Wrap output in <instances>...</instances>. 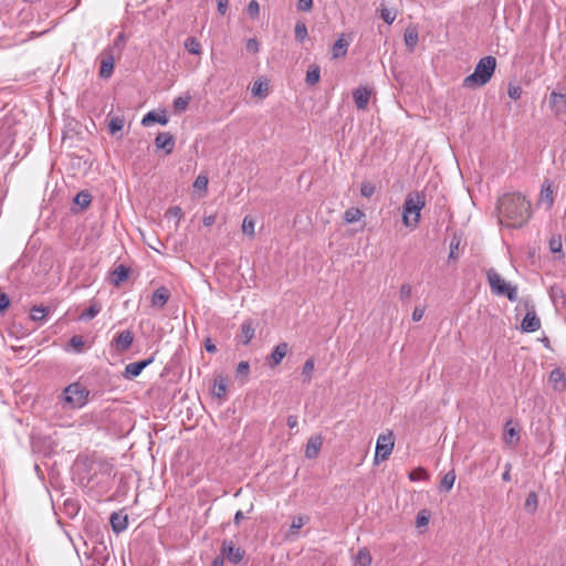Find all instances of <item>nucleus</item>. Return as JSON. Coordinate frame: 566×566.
I'll return each instance as SVG.
<instances>
[{
  "label": "nucleus",
  "instance_id": "obj_1",
  "mask_svg": "<svg viewBox=\"0 0 566 566\" xmlns=\"http://www.w3.org/2000/svg\"><path fill=\"white\" fill-rule=\"evenodd\" d=\"M497 210L506 224L513 228H520L531 218V203L520 192L505 193L497 202Z\"/></svg>",
  "mask_w": 566,
  "mask_h": 566
},
{
  "label": "nucleus",
  "instance_id": "obj_2",
  "mask_svg": "<svg viewBox=\"0 0 566 566\" xmlns=\"http://www.w3.org/2000/svg\"><path fill=\"white\" fill-rule=\"evenodd\" d=\"M496 67V59L492 55L482 57L475 65L474 72L462 82V86L467 88H475L485 85L494 74Z\"/></svg>",
  "mask_w": 566,
  "mask_h": 566
},
{
  "label": "nucleus",
  "instance_id": "obj_3",
  "mask_svg": "<svg viewBox=\"0 0 566 566\" xmlns=\"http://www.w3.org/2000/svg\"><path fill=\"white\" fill-rule=\"evenodd\" d=\"M426 205L422 192L409 193L402 205V223L405 227L416 229L420 222V212Z\"/></svg>",
  "mask_w": 566,
  "mask_h": 566
},
{
  "label": "nucleus",
  "instance_id": "obj_4",
  "mask_svg": "<svg viewBox=\"0 0 566 566\" xmlns=\"http://www.w3.org/2000/svg\"><path fill=\"white\" fill-rule=\"evenodd\" d=\"M90 391L80 382L69 385L62 394L64 406L71 409H80L87 403Z\"/></svg>",
  "mask_w": 566,
  "mask_h": 566
},
{
  "label": "nucleus",
  "instance_id": "obj_5",
  "mask_svg": "<svg viewBox=\"0 0 566 566\" xmlns=\"http://www.w3.org/2000/svg\"><path fill=\"white\" fill-rule=\"evenodd\" d=\"M486 277L493 294L506 296L511 302L517 300V287L505 282L494 269L488 270Z\"/></svg>",
  "mask_w": 566,
  "mask_h": 566
},
{
  "label": "nucleus",
  "instance_id": "obj_6",
  "mask_svg": "<svg viewBox=\"0 0 566 566\" xmlns=\"http://www.w3.org/2000/svg\"><path fill=\"white\" fill-rule=\"evenodd\" d=\"M394 446L395 438L392 432L380 434L376 443V452L374 458L375 463L387 460L392 452Z\"/></svg>",
  "mask_w": 566,
  "mask_h": 566
},
{
  "label": "nucleus",
  "instance_id": "obj_7",
  "mask_svg": "<svg viewBox=\"0 0 566 566\" xmlns=\"http://www.w3.org/2000/svg\"><path fill=\"white\" fill-rule=\"evenodd\" d=\"M221 554L230 563L237 565L243 559L244 551L237 547L232 541L226 539L222 543Z\"/></svg>",
  "mask_w": 566,
  "mask_h": 566
},
{
  "label": "nucleus",
  "instance_id": "obj_8",
  "mask_svg": "<svg viewBox=\"0 0 566 566\" xmlns=\"http://www.w3.org/2000/svg\"><path fill=\"white\" fill-rule=\"evenodd\" d=\"M154 359V356H150L147 359L127 364L124 370V377L127 379L138 377L146 367L153 364Z\"/></svg>",
  "mask_w": 566,
  "mask_h": 566
},
{
  "label": "nucleus",
  "instance_id": "obj_9",
  "mask_svg": "<svg viewBox=\"0 0 566 566\" xmlns=\"http://www.w3.org/2000/svg\"><path fill=\"white\" fill-rule=\"evenodd\" d=\"M114 64L115 60L112 50H104L98 73L99 77L109 78L114 72Z\"/></svg>",
  "mask_w": 566,
  "mask_h": 566
},
{
  "label": "nucleus",
  "instance_id": "obj_10",
  "mask_svg": "<svg viewBox=\"0 0 566 566\" xmlns=\"http://www.w3.org/2000/svg\"><path fill=\"white\" fill-rule=\"evenodd\" d=\"M134 340V334L129 331H123L113 338V345L117 352L124 353L129 349Z\"/></svg>",
  "mask_w": 566,
  "mask_h": 566
},
{
  "label": "nucleus",
  "instance_id": "obj_11",
  "mask_svg": "<svg viewBox=\"0 0 566 566\" xmlns=\"http://www.w3.org/2000/svg\"><path fill=\"white\" fill-rule=\"evenodd\" d=\"M521 328L525 333H533L541 328V319L534 310L527 311L522 323Z\"/></svg>",
  "mask_w": 566,
  "mask_h": 566
},
{
  "label": "nucleus",
  "instance_id": "obj_12",
  "mask_svg": "<svg viewBox=\"0 0 566 566\" xmlns=\"http://www.w3.org/2000/svg\"><path fill=\"white\" fill-rule=\"evenodd\" d=\"M155 145L157 149H163L166 155H169L174 150L175 138L170 133H159L155 138Z\"/></svg>",
  "mask_w": 566,
  "mask_h": 566
},
{
  "label": "nucleus",
  "instance_id": "obj_13",
  "mask_svg": "<svg viewBox=\"0 0 566 566\" xmlns=\"http://www.w3.org/2000/svg\"><path fill=\"white\" fill-rule=\"evenodd\" d=\"M548 382L557 392H563L566 390V378L565 374L560 368H555L551 371Z\"/></svg>",
  "mask_w": 566,
  "mask_h": 566
},
{
  "label": "nucleus",
  "instance_id": "obj_14",
  "mask_svg": "<svg viewBox=\"0 0 566 566\" xmlns=\"http://www.w3.org/2000/svg\"><path fill=\"white\" fill-rule=\"evenodd\" d=\"M370 90L364 86H359L353 92V97L355 105L358 109L364 111L366 109L369 98H370Z\"/></svg>",
  "mask_w": 566,
  "mask_h": 566
},
{
  "label": "nucleus",
  "instance_id": "obj_15",
  "mask_svg": "<svg viewBox=\"0 0 566 566\" xmlns=\"http://www.w3.org/2000/svg\"><path fill=\"white\" fill-rule=\"evenodd\" d=\"M323 446V438L321 434L312 436L306 443L305 457L307 459H315Z\"/></svg>",
  "mask_w": 566,
  "mask_h": 566
},
{
  "label": "nucleus",
  "instance_id": "obj_16",
  "mask_svg": "<svg viewBox=\"0 0 566 566\" xmlns=\"http://www.w3.org/2000/svg\"><path fill=\"white\" fill-rule=\"evenodd\" d=\"M168 116L165 111H150L142 119L143 126H149L154 123L166 125L168 123Z\"/></svg>",
  "mask_w": 566,
  "mask_h": 566
},
{
  "label": "nucleus",
  "instance_id": "obj_17",
  "mask_svg": "<svg viewBox=\"0 0 566 566\" xmlns=\"http://www.w3.org/2000/svg\"><path fill=\"white\" fill-rule=\"evenodd\" d=\"M170 297V292L166 286H160L151 295V306L163 308Z\"/></svg>",
  "mask_w": 566,
  "mask_h": 566
},
{
  "label": "nucleus",
  "instance_id": "obj_18",
  "mask_svg": "<svg viewBox=\"0 0 566 566\" xmlns=\"http://www.w3.org/2000/svg\"><path fill=\"white\" fill-rule=\"evenodd\" d=\"M287 352H289L287 343L283 342V343L277 344L273 348V350L270 355L269 366L273 367V366H277L279 364H281L283 358L286 356Z\"/></svg>",
  "mask_w": 566,
  "mask_h": 566
},
{
  "label": "nucleus",
  "instance_id": "obj_19",
  "mask_svg": "<svg viewBox=\"0 0 566 566\" xmlns=\"http://www.w3.org/2000/svg\"><path fill=\"white\" fill-rule=\"evenodd\" d=\"M308 522V517L306 515H298L293 517L292 524L285 535L287 539H293L297 536L298 531Z\"/></svg>",
  "mask_w": 566,
  "mask_h": 566
},
{
  "label": "nucleus",
  "instance_id": "obj_20",
  "mask_svg": "<svg viewBox=\"0 0 566 566\" xmlns=\"http://www.w3.org/2000/svg\"><path fill=\"white\" fill-rule=\"evenodd\" d=\"M255 334V325L252 319H245L241 325V343L248 345Z\"/></svg>",
  "mask_w": 566,
  "mask_h": 566
},
{
  "label": "nucleus",
  "instance_id": "obj_21",
  "mask_svg": "<svg viewBox=\"0 0 566 566\" xmlns=\"http://www.w3.org/2000/svg\"><path fill=\"white\" fill-rule=\"evenodd\" d=\"M129 275V268H127L124 264H119L113 272L111 282L115 286H119L123 282H125L128 279Z\"/></svg>",
  "mask_w": 566,
  "mask_h": 566
},
{
  "label": "nucleus",
  "instance_id": "obj_22",
  "mask_svg": "<svg viewBox=\"0 0 566 566\" xmlns=\"http://www.w3.org/2000/svg\"><path fill=\"white\" fill-rule=\"evenodd\" d=\"M111 525L115 533H122L128 526V517L127 515H120L118 513H113L111 515Z\"/></svg>",
  "mask_w": 566,
  "mask_h": 566
},
{
  "label": "nucleus",
  "instance_id": "obj_23",
  "mask_svg": "<svg viewBox=\"0 0 566 566\" xmlns=\"http://www.w3.org/2000/svg\"><path fill=\"white\" fill-rule=\"evenodd\" d=\"M227 379L222 375H218L214 378L213 395L219 399H224L227 394Z\"/></svg>",
  "mask_w": 566,
  "mask_h": 566
},
{
  "label": "nucleus",
  "instance_id": "obj_24",
  "mask_svg": "<svg viewBox=\"0 0 566 566\" xmlns=\"http://www.w3.org/2000/svg\"><path fill=\"white\" fill-rule=\"evenodd\" d=\"M403 39H405V44H406L407 49L410 52H413L416 45L418 44V39H419L417 29L415 27L407 28L405 31Z\"/></svg>",
  "mask_w": 566,
  "mask_h": 566
},
{
  "label": "nucleus",
  "instance_id": "obj_25",
  "mask_svg": "<svg viewBox=\"0 0 566 566\" xmlns=\"http://www.w3.org/2000/svg\"><path fill=\"white\" fill-rule=\"evenodd\" d=\"M349 46V42L344 38H339L332 48V54L334 59L345 56Z\"/></svg>",
  "mask_w": 566,
  "mask_h": 566
},
{
  "label": "nucleus",
  "instance_id": "obj_26",
  "mask_svg": "<svg viewBox=\"0 0 566 566\" xmlns=\"http://www.w3.org/2000/svg\"><path fill=\"white\" fill-rule=\"evenodd\" d=\"M102 311V306L98 302L92 301L91 305L81 313L80 319L82 321H91L93 319L99 312Z\"/></svg>",
  "mask_w": 566,
  "mask_h": 566
},
{
  "label": "nucleus",
  "instance_id": "obj_27",
  "mask_svg": "<svg viewBox=\"0 0 566 566\" xmlns=\"http://www.w3.org/2000/svg\"><path fill=\"white\" fill-rule=\"evenodd\" d=\"M455 478L457 476H455L454 470L447 472L440 481V485H439L440 491L444 492V493L450 492L455 482Z\"/></svg>",
  "mask_w": 566,
  "mask_h": 566
},
{
  "label": "nucleus",
  "instance_id": "obj_28",
  "mask_svg": "<svg viewBox=\"0 0 566 566\" xmlns=\"http://www.w3.org/2000/svg\"><path fill=\"white\" fill-rule=\"evenodd\" d=\"M321 78V69L318 65L312 64L308 66L306 72L305 82L307 85L312 86L319 82Z\"/></svg>",
  "mask_w": 566,
  "mask_h": 566
},
{
  "label": "nucleus",
  "instance_id": "obj_29",
  "mask_svg": "<svg viewBox=\"0 0 566 566\" xmlns=\"http://www.w3.org/2000/svg\"><path fill=\"white\" fill-rule=\"evenodd\" d=\"M315 369V361L313 358H308L305 360L302 367V377L304 384H310L313 378V373Z\"/></svg>",
  "mask_w": 566,
  "mask_h": 566
},
{
  "label": "nucleus",
  "instance_id": "obj_30",
  "mask_svg": "<svg viewBox=\"0 0 566 566\" xmlns=\"http://www.w3.org/2000/svg\"><path fill=\"white\" fill-rule=\"evenodd\" d=\"M73 202L78 206L81 208V210H84L86 208H88V206L91 205L92 202V196L90 195L88 191L86 190H83V191H80L75 197H74V200Z\"/></svg>",
  "mask_w": 566,
  "mask_h": 566
},
{
  "label": "nucleus",
  "instance_id": "obj_31",
  "mask_svg": "<svg viewBox=\"0 0 566 566\" xmlns=\"http://www.w3.org/2000/svg\"><path fill=\"white\" fill-rule=\"evenodd\" d=\"M185 48L190 54L200 55L202 52L201 43L195 36L186 39Z\"/></svg>",
  "mask_w": 566,
  "mask_h": 566
},
{
  "label": "nucleus",
  "instance_id": "obj_32",
  "mask_svg": "<svg viewBox=\"0 0 566 566\" xmlns=\"http://www.w3.org/2000/svg\"><path fill=\"white\" fill-rule=\"evenodd\" d=\"M49 308L43 305H34L31 307L30 317L34 322H43L45 319Z\"/></svg>",
  "mask_w": 566,
  "mask_h": 566
},
{
  "label": "nucleus",
  "instance_id": "obj_33",
  "mask_svg": "<svg viewBox=\"0 0 566 566\" xmlns=\"http://www.w3.org/2000/svg\"><path fill=\"white\" fill-rule=\"evenodd\" d=\"M125 118L124 116H112L108 122V132L112 135H115L117 132H120L124 128Z\"/></svg>",
  "mask_w": 566,
  "mask_h": 566
},
{
  "label": "nucleus",
  "instance_id": "obj_34",
  "mask_svg": "<svg viewBox=\"0 0 566 566\" xmlns=\"http://www.w3.org/2000/svg\"><path fill=\"white\" fill-rule=\"evenodd\" d=\"M364 217V212L358 208H349L344 213V220L346 223L358 222Z\"/></svg>",
  "mask_w": 566,
  "mask_h": 566
},
{
  "label": "nucleus",
  "instance_id": "obj_35",
  "mask_svg": "<svg viewBox=\"0 0 566 566\" xmlns=\"http://www.w3.org/2000/svg\"><path fill=\"white\" fill-rule=\"evenodd\" d=\"M191 99L190 95L178 96L174 99V109L176 113H182L187 109L189 102Z\"/></svg>",
  "mask_w": 566,
  "mask_h": 566
},
{
  "label": "nucleus",
  "instance_id": "obj_36",
  "mask_svg": "<svg viewBox=\"0 0 566 566\" xmlns=\"http://www.w3.org/2000/svg\"><path fill=\"white\" fill-rule=\"evenodd\" d=\"M371 564V555L370 553L364 548L359 549L356 555V565L358 566H370Z\"/></svg>",
  "mask_w": 566,
  "mask_h": 566
},
{
  "label": "nucleus",
  "instance_id": "obj_37",
  "mask_svg": "<svg viewBox=\"0 0 566 566\" xmlns=\"http://www.w3.org/2000/svg\"><path fill=\"white\" fill-rule=\"evenodd\" d=\"M307 28L304 22H296L294 28V36L297 42H303L307 38Z\"/></svg>",
  "mask_w": 566,
  "mask_h": 566
},
{
  "label": "nucleus",
  "instance_id": "obj_38",
  "mask_svg": "<svg viewBox=\"0 0 566 566\" xmlns=\"http://www.w3.org/2000/svg\"><path fill=\"white\" fill-rule=\"evenodd\" d=\"M380 18L387 23L392 24L396 20L397 13L387 7H381L379 9Z\"/></svg>",
  "mask_w": 566,
  "mask_h": 566
},
{
  "label": "nucleus",
  "instance_id": "obj_39",
  "mask_svg": "<svg viewBox=\"0 0 566 566\" xmlns=\"http://www.w3.org/2000/svg\"><path fill=\"white\" fill-rule=\"evenodd\" d=\"M518 440H520L518 431L515 428H509L505 430L504 441L507 444L514 446L518 442Z\"/></svg>",
  "mask_w": 566,
  "mask_h": 566
},
{
  "label": "nucleus",
  "instance_id": "obj_40",
  "mask_svg": "<svg viewBox=\"0 0 566 566\" xmlns=\"http://www.w3.org/2000/svg\"><path fill=\"white\" fill-rule=\"evenodd\" d=\"M541 197L543 200H546L548 202V207L553 206L554 198H553V187L551 184L542 186Z\"/></svg>",
  "mask_w": 566,
  "mask_h": 566
},
{
  "label": "nucleus",
  "instance_id": "obj_41",
  "mask_svg": "<svg viewBox=\"0 0 566 566\" xmlns=\"http://www.w3.org/2000/svg\"><path fill=\"white\" fill-rule=\"evenodd\" d=\"M249 373H250V364L248 361H240L238 364L237 370H235L237 378H242L243 382H244Z\"/></svg>",
  "mask_w": 566,
  "mask_h": 566
},
{
  "label": "nucleus",
  "instance_id": "obj_42",
  "mask_svg": "<svg viewBox=\"0 0 566 566\" xmlns=\"http://www.w3.org/2000/svg\"><path fill=\"white\" fill-rule=\"evenodd\" d=\"M254 220L251 217H244L242 221V232L253 237L254 235Z\"/></svg>",
  "mask_w": 566,
  "mask_h": 566
},
{
  "label": "nucleus",
  "instance_id": "obj_43",
  "mask_svg": "<svg viewBox=\"0 0 566 566\" xmlns=\"http://www.w3.org/2000/svg\"><path fill=\"white\" fill-rule=\"evenodd\" d=\"M69 345L77 353L82 352L84 347V339L81 335H74L71 337Z\"/></svg>",
  "mask_w": 566,
  "mask_h": 566
},
{
  "label": "nucleus",
  "instance_id": "obj_44",
  "mask_svg": "<svg viewBox=\"0 0 566 566\" xmlns=\"http://www.w3.org/2000/svg\"><path fill=\"white\" fill-rule=\"evenodd\" d=\"M208 184H209V179L206 175H199L195 182H193V188L197 189V190H203L206 191L207 188H208Z\"/></svg>",
  "mask_w": 566,
  "mask_h": 566
},
{
  "label": "nucleus",
  "instance_id": "obj_45",
  "mask_svg": "<svg viewBox=\"0 0 566 566\" xmlns=\"http://www.w3.org/2000/svg\"><path fill=\"white\" fill-rule=\"evenodd\" d=\"M376 191V187L371 182H363L360 186V193L365 198H370Z\"/></svg>",
  "mask_w": 566,
  "mask_h": 566
},
{
  "label": "nucleus",
  "instance_id": "obj_46",
  "mask_svg": "<svg viewBox=\"0 0 566 566\" xmlns=\"http://www.w3.org/2000/svg\"><path fill=\"white\" fill-rule=\"evenodd\" d=\"M429 517H430V515H429L428 511H426V510L420 511L416 517V525L418 527L428 525Z\"/></svg>",
  "mask_w": 566,
  "mask_h": 566
},
{
  "label": "nucleus",
  "instance_id": "obj_47",
  "mask_svg": "<svg viewBox=\"0 0 566 566\" xmlns=\"http://www.w3.org/2000/svg\"><path fill=\"white\" fill-rule=\"evenodd\" d=\"M522 93H523V91H522L521 86L513 85V84L509 85L507 95L510 96V98L517 101L518 98H521Z\"/></svg>",
  "mask_w": 566,
  "mask_h": 566
},
{
  "label": "nucleus",
  "instance_id": "obj_48",
  "mask_svg": "<svg viewBox=\"0 0 566 566\" xmlns=\"http://www.w3.org/2000/svg\"><path fill=\"white\" fill-rule=\"evenodd\" d=\"M411 293H412L411 285L408 283H405L400 287L399 297L402 302L408 301L411 297Z\"/></svg>",
  "mask_w": 566,
  "mask_h": 566
},
{
  "label": "nucleus",
  "instance_id": "obj_49",
  "mask_svg": "<svg viewBox=\"0 0 566 566\" xmlns=\"http://www.w3.org/2000/svg\"><path fill=\"white\" fill-rule=\"evenodd\" d=\"M411 481H418L420 479H428V473L423 468H418L409 473Z\"/></svg>",
  "mask_w": 566,
  "mask_h": 566
},
{
  "label": "nucleus",
  "instance_id": "obj_50",
  "mask_svg": "<svg viewBox=\"0 0 566 566\" xmlns=\"http://www.w3.org/2000/svg\"><path fill=\"white\" fill-rule=\"evenodd\" d=\"M247 11L251 18H256L260 12L259 2L256 0H251L248 4Z\"/></svg>",
  "mask_w": 566,
  "mask_h": 566
},
{
  "label": "nucleus",
  "instance_id": "obj_51",
  "mask_svg": "<svg viewBox=\"0 0 566 566\" xmlns=\"http://www.w3.org/2000/svg\"><path fill=\"white\" fill-rule=\"evenodd\" d=\"M10 306V298L7 293L0 292V315H3Z\"/></svg>",
  "mask_w": 566,
  "mask_h": 566
},
{
  "label": "nucleus",
  "instance_id": "obj_52",
  "mask_svg": "<svg viewBox=\"0 0 566 566\" xmlns=\"http://www.w3.org/2000/svg\"><path fill=\"white\" fill-rule=\"evenodd\" d=\"M268 90V84L266 83H263V82H254L253 84V87H252V93L254 95H261L263 91H266Z\"/></svg>",
  "mask_w": 566,
  "mask_h": 566
},
{
  "label": "nucleus",
  "instance_id": "obj_53",
  "mask_svg": "<svg viewBox=\"0 0 566 566\" xmlns=\"http://www.w3.org/2000/svg\"><path fill=\"white\" fill-rule=\"evenodd\" d=\"M313 7V0H297V10L310 11Z\"/></svg>",
  "mask_w": 566,
  "mask_h": 566
},
{
  "label": "nucleus",
  "instance_id": "obj_54",
  "mask_svg": "<svg viewBox=\"0 0 566 566\" xmlns=\"http://www.w3.org/2000/svg\"><path fill=\"white\" fill-rule=\"evenodd\" d=\"M245 48L248 51L256 53L259 51V42L256 39H249L247 41Z\"/></svg>",
  "mask_w": 566,
  "mask_h": 566
},
{
  "label": "nucleus",
  "instance_id": "obj_55",
  "mask_svg": "<svg viewBox=\"0 0 566 566\" xmlns=\"http://www.w3.org/2000/svg\"><path fill=\"white\" fill-rule=\"evenodd\" d=\"M203 346H205V349L210 354H214L217 352V346L213 344V342L210 337H207L203 340Z\"/></svg>",
  "mask_w": 566,
  "mask_h": 566
},
{
  "label": "nucleus",
  "instance_id": "obj_56",
  "mask_svg": "<svg viewBox=\"0 0 566 566\" xmlns=\"http://www.w3.org/2000/svg\"><path fill=\"white\" fill-rule=\"evenodd\" d=\"M549 249L553 253L562 252V242L557 239H551Z\"/></svg>",
  "mask_w": 566,
  "mask_h": 566
},
{
  "label": "nucleus",
  "instance_id": "obj_57",
  "mask_svg": "<svg viewBox=\"0 0 566 566\" xmlns=\"http://www.w3.org/2000/svg\"><path fill=\"white\" fill-rule=\"evenodd\" d=\"M218 12L224 15L229 6V0H217Z\"/></svg>",
  "mask_w": 566,
  "mask_h": 566
},
{
  "label": "nucleus",
  "instance_id": "obj_58",
  "mask_svg": "<svg viewBox=\"0 0 566 566\" xmlns=\"http://www.w3.org/2000/svg\"><path fill=\"white\" fill-rule=\"evenodd\" d=\"M504 468H505V470L502 473V480L505 482H510L512 480V476H511L512 464L510 462H507Z\"/></svg>",
  "mask_w": 566,
  "mask_h": 566
},
{
  "label": "nucleus",
  "instance_id": "obj_59",
  "mask_svg": "<svg viewBox=\"0 0 566 566\" xmlns=\"http://www.w3.org/2000/svg\"><path fill=\"white\" fill-rule=\"evenodd\" d=\"M423 314H424V308L416 307L412 312V321L419 322L423 317Z\"/></svg>",
  "mask_w": 566,
  "mask_h": 566
},
{
  "label": "nucleus",
  "instance_id": "obj_60",
  "mask_svg": "<svg viewBox=\"0 0 566 566\" xmlns=\"http://www.w3.org/2000/svg\"><path fill=\"white\" fill-rule=\"evenodd\" d=\"M286 424L290 429H294L298 424L297 416L291 415L287 417Z\"/></svg>",
  "mask_w": 566,
  "mask_h": 566
},
{
  "label": "nucleus",
  "instance_id": "obj_61",
  "mask_svg": "<svg viewBox=\"0 0 566 566\" xmlns=\"http://www.w3.org/2000/svg\"><path fill=\"white\" fill-rule=\"evenodd\" d=\"M537 504V496L534 492H531L526 499L525 505L528 507L531 505L536 506Z\"/></svg>",
  "mask_w": 566,
  "mask_h": 566
},
{
  "label": "nucleus",
  "instance_id": "obj_62",
  "mask_svg": "<svg viewBox=\"0 0 566 566\" xmlns=\"http://www.w3.org/2000/svg\"><path fill=\"white\" fill-rule=\"evenodd\" d=\"M202 222L206 227H210L212 226L214 222H216V216L213 214H210V216H206L203 219H202Z\"/></svg>",
  "mask_w": 566,
  "mask_h": 566
},
{
  "label": "nucleus",
  "instance_id": "obj_63",
  "mask_svg": "<svg viewBox=\"0 0 566 566\" xmlns=\"http://www.w3.org/2000/svg\"><path fill=\"white\" fill-rule=\"evenodd\" d=\"M244 518V514L242 511H238L235 514H234V518H233V522L234 524L239 525L240 522Z\"/></svg>",
  "mask_w": 566,
  "mask_h": 566
},
{
  "label": "nucleus",
  "instance_id": "obj_64",
  "mask_svg": "<svg viewBox=\"0 0 566 566\" xmlns=\"http://www.w3.org/2000/svg\"><path fill=\"white\" fill-rule=\"evenodd\" d=\"M211 566H224V557L223 556H217Z\"/></svg>",
  "mask_w": 566,
  "mask_h": 566
}]
</instances>
